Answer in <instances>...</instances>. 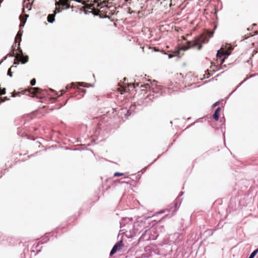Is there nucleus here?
Returning <instances> with one entry per match:
<instances>
[{
    "mask_svg": "<svg viewBox=\"0 0 258 258\" xmlns=\"http://www.w3.org/2000/svg\"><path fill=\"white\" fill-rule=\"evenodd\" d=\"M183 193V192L180 193V195L176 199L173 204L169 206L165 209H162V214L166 212L169 213L162 216V221L166 219L170 218L176 214L181 203V199L179 197L182 196Z\"/></svg>",
    "mask_w": 258,
    "mask_h": 258,
    "instance_id": "1",
    "label": "nucleus"
},
{
    "mask_svg": "<svg viewBox=\"0 0 258 258\" xmlns=\"http://www.w3.org/2000/svg\"><path fill=\"white\" fill-rule=\"evenodd\" d=\"M209 41V38H207L203 36L197 37L195 40L193 42L187 41L185 44H183L181 47V49L183 50H187L191 47H194L197 45L199 43H205Z\"/></svg>",
    "mask_w": 258,
    "mask_h": 258,
    "instance_id": "2",
    "label": "nucleus"
},
{
    "mask_svg": "<svg viewBox=\"0 0 258 258\" xmlns=\"http://www.w3.org/2000/svg\"><path fill=\"white\" fill-rule=\"evenodd\" d=\"M55 5L56 7L61 9V10L69 9L71 7L70 4V0H59L55 3Z\"/></svg>",
    "mask_w": 258,
    "mask_h": 258,
    "instance_id": "3",
    "label": "nucleus"
},
{
    "mask_svg": "<svg viewBox=\"0 0 258 258\" xmlns=\"http://www.w3.org/2000/svg\"><path fill=\"white\" fill-rule=\"evenodd\" d=\"M172 251V246L170 244L164 243L162 242V255L166 256L170 254Z\"/></svg>",
    "mask_w": 258,
    "mask_h": 258,
    "instance_id": "4",
    "label": "nucleus"
},
{
    "mask_svg": "<svg viewBox=\"0 0 258 258\" xmlns=\"http://www.w3.org/2000/svg\"><path fill=\"white\" fill-rule=\"evenodd\" d=\"M123 247V243L121 240L118 241L113 247L110 252V255L111 256L114 254L117 251L120 250Z\"/></svg>",
    "mask_w": 258,
    "mask_h": 258,
    "instance_id": "5",
    "label": "nucleus"
},
{
    "mask_svg": "<svg viewBox=\"0 0 258 258\" xmlns=\"http://www.w3.org/2000/svg\"><path fill=\"white\" fill-rule=\"evenodd\" d=\"M62 10H61V9H60V8L56 7L55 10L54 11L53 14H49L48 16V18H47L48 22L50 23H52L55 20L54 18H55V16L56 14L57 13L61 12V11H62Z\"/></svg>",
    "mask_w": 258,
    "mask_h": 258,
    "instance_id": "6",
    "label": "nucleus"
},
{
    "mask_svg": "<svg viewBox=\"0 0 258 258\" xmlns=\"http://www.w3.org/2000/svg\"><path fill=\"white\" fill-rule=\"evenodd\" d=\"M221 109V108L220 107H218L215 110L214 113L213 114L212 117L213 118L216 120L218 121L219 119L220 112Z\"/></svg>",
    "mask_w": 258,
    "mask_h": 258,
    "instance_id": "7",
    "label": "nucleus"
},
{
    "mask_svg": "<svg viewBox=\"0 0 258 258\" xmlns=\"http://www.w3.org/2000/svg\"><path fill=\"white\" fill-rule=\"evenodd\" d=\"M172 5L171 0H162V6L165 9L170 8Z\"/></svg>",
    "mask_w": 258,
    "mask_h": 258,
    "instance_id": "8",
    "label": "nucleus"
},
{
    "mask_svg": "<svg viewBox=\"0 0 258 258\" xmlns=\"http://www.w3.org/2000/svg\"><path fill=\"white\" fill-rule=\"evenodd\" d=\"M229 47L230 49L229 51L224 52V57L226 58H227L231 54V50L233 49V47L231 46H229Z\"/></svg>",
    "mask_w": 258,
    "mask_h": 258,
    "instance_id": "9",
    "label": "nucleus"
},
{
    "mask_svg": "<svg viewBox=\"0 0 258 258\" xmlns=\"http://www.w3.org/2000/svg\"><path fill=\"white\" fill-rule=\"evenodd\" d=\"M22 33L19 31L15 37V41L17 42L19 40V44L20 42L21 39Z\"/></svg>",
    "mask_w": 258,
    "mask_h": 258,
    "instance_id": "10",
    "label": "nucleus"
},
{
    "mask_svg": "<svg viewBox=\"0 0 258 258\" xmlns=\"http://www.w3.org/2000/svg\"><path fill=\"white\" fill-rule=\"evenodd\" d=\"M216 56L219 58L224 57V52L218 50L216 53Z\"/></svg>",
    "mask_w": 258,
    "mask_h": 258,
    "instance_id": "11",
    "label": "nucleus"
},
{
    "mask_svg": "<svg viewBox=\"0 0 258 258\" xmlns=\"http://www.w3.org/2000/svg\"><path fill=\"white\" fill-rule=\"evenodd\" d=\"M252 76H250L249 77V78H251ZM249 79V78H245V79H244V80L241 82L239 84V85H238L236 88L235 89L231 92V94H232L233 92H234L244 82H245V81H246L248 79Z\"/></svg>",
    "mask_w": 258,
    "mask_h": 258,
    "instance_id": "12",
    "label": "nucleus"
},
{
    "mask_svg": "<svg viewBox=\"0 0 258 258\" xmlns=\"http://www.w3.org/2000/svg\"><path fill=\"white\" fill-rule=\"evenodd\" d=\"M257 253L258 250H256L255 249L250 253L248 257H249L250 258H254Z\"/></svg>",
    "mask_w": 258,
    "mask_h": 258,
    "instance_id": "13",
    "label": "nucleus"
},
{
    "mask_svg": "<svg viewBox=\"0 0 258 258\" xmlns=\"http://www.w3.org/2000/svg\"><path fill=\"white\" fill-rule=\"evenodd\" d=\"M20 60L22 63H25L27 62L28 58L27 57H24L23 56L21 55L20 57Z\"/></svg>",
    "mask_w": 258,
    "mask_h": 258,
    "instance_id": "14",
    "label": "nucleus"
},
{
    "mask_svg": "<svg viewBox=\"0 0 258 258\" xmlns=\"http://www.w3.org/2000/svg\"><path fill=\"white\" fill-rule=\"evenodd\" d=\"M162 54H165V55H167L168 58H171L175 56V55L174 54H172V53L168 54L163 49H162Z\"/></svg>",
    "mask_w": 258,
    "mask_h": 258,
    "instance_id": "15",
    "label": "nucleus"
},
{
    "mask_svg": "<svg viewBox=\"0 0 258 258\" xmlns=\"http://www.w3.org/2000/svg\"><path fill=\"white\" fill-rule=\"evenodd\" d=\"M31 90L32 93L35 94L39 92L40 89L38 88H31Z\"/></svg>",
    "mask_w": 258,
    "mask_h": 258,
    "instance_id": "16",
    "label": "nucleus"
},
{
    "mask_svg": "<svg viewBox=\"0 0 258 258\" xmlns=\"http://www.w3.org/2000/svg\"><path fill=\"white\" fill-rule=\"evenodd\" d=\"M17 67V66H12L10 69L8 70V75L9 76H10V77H12L13 76V74H12V73L11 72V70L13 68H16Z\"/></svg>",
    "mask_w": 258,
    "mask_h": 258,
    "instance_id": "17",
    "label": "nucleus"
},
{
    "mask_svg": "<svg viewBox=\"0 0 258 258\" xmlns=\"http://www.w3.org/2000/svg\"><path fill=\"white\" fill-rule=\"evenodd\" d=\"M220 122L221 123V125L224 124L225 123V117L223 116L222 118L220 119Z\"/></svg>",
    "mask_w": 258,
    "mask_h": 258,
    "instance_id": "18",
    "label": "nucleus"
},
{
    "mask_svg": "<svg viewBox=\"0 0 258 258\" xmlns=\"http://www.w3.org/2000/svg\"><path fill=\"white\" fill-rule=\"evenodd\" d=\"M123 175V173H120V172H115L114 173V176H121V175Z\"/></svg>",
    "mask_w": 258,
    "mask_h": 258,
    "instance_id": "19",
    "label": "nucleus"
},
{
    "mask_svg": "<svg viewBox=\"0 0 258 258\" xmlns=\"http://www.w3.org/2000/svg\"><path fill=\"white\" fill-rule=\"evenodd\" d=\"M220 63L222 64L224 62L225 59H226L225 57H223L222 58H220Z\"/></svg>",
    "mask_w": 258,
    "mask_h": 258,
    "instance_id": "20",
    "label": "nucleus"
},
{
    "mask_svg": "<svg viewBox=\"0 0 258 258\" xmlns=\"http://www.w3.org/2000/svg\"><path fill=\"white\" fill-rule=\"evenodd\" d=\"M30 83H31V85L32 86H34L35 85V84H36V80H35V79H32Z\"/></svg>",
    "mask_w": 258,
    "mask_h": 258,
    "instance_id": "21",
    "label": "nucleus"
},
{
    "mask_svg": "<svg viewBox=\"0 0 258 258\" xmlns=\"http://www.w3.org/2000/svg\"><path fill=\"white\" fill-rule=\"evenodd\" d=\"M216 231V229H209L208 230V231H211V233H210V235H212L214 232Z\"/></svg>",
    "mask_w": 258,
    "mask_h": 258,
    "instance_id": "22",
    "label": "nucleus"
},
{
    "mask_svg": "<svg viewBox=\"0 0 258 258\" xmlns=\"http://www.w3.org/2000/svg\"><path fill=\"white\" fill-rule=\"evenodd\" d=\"M219 103V101H217L216 102H215L213 105H212V107H214L215 106H216L217 105H218Z\"/></svg>",
    "mask_w": 258,
    "mask_h": 258,
    "instance_id": "23",
    "label": "nucleus"
},
{
    "mask_svg": "<svg viewBox=\"0 0 258 258\" xmlns=\"http://www.w3.org/2000/svg\"><path fill=\"white\" fill-rule=\"evenodd\" d=\"M152 50H154V51H159V49H157L156 47L152 48Z\"/></svg>",
    "mask_w": 258,
    "mask_h": 258,
    "instance_id": "24",
    "label": "nucleus"
},
{
    "mask_svg": "<svg viewBox=\"0 0 258 258\" xmlns=\"http://www.w3.org/2000/svg\"><path fill=\"white\" fill-rule=\"evenodd\" d=\"M202 44H200V45H198V50H200L202 48Z\"/></svg>",
    "mask_w": 258,
    "mask_h": 258,
    "instance_id": "25",
    "label": "nucleus"
},
{
    "mask_svg": "<svg viewBox=\"0 0 258 258\" xmlns=\"http://www.w3.org/2000/svg\"><path fill=\"white\" fill-rule=\"evenodd\" d=\"M174 236H177V237H179L180 236V234H179V233H175L174 234Z\"/></svg>",
    "mask_w": 258,
    "mask_h": 258,
    "instance_id": "26",
    "label": "nucleus"
},
{
    "mask_svg": "<svg viewBox=\"0 0 258 258\" xmlns=\"http://www.w3.org/2000/svg\"><path fill=\"white\" fill-rule=\"evenodd\" d=\"M8 99H8L7 97H5V98H4V99L3 100H2V102H4V101H6V100H8Z\"/></svg>",
    "mask_w": 258,
    "mask_h": 258,
    "instance_id": "27",
    "label": "nucleus"
},
{
    "mask_svg": "<svg viewBox=\"0 0 258 258\" xmlns=\"http://www.w3.org/2000/svg\"><path fill=\"white\" fill-rule=\"evenodd\" d=\"M180 56H178L177 57H176V60H178L179 58H180Z\"/></svg>",
    "mask_w": 258,
    "mask_h": 258,
    "instance_id": "28",
    "label": "nucleus"
},
{
    "mask_svg": "<svg viewBox=\"0 0 258 258\" xmlns=\"http://www.w3.org/2000/svg\"><path fill=\"white\" fill-rule=\"evenodd\" d=\"M24 24H21V25H20V27H23L24 26Z\"/></svg>",
    "mask_w": 258,
    "mask_h": 258,
    "instance_id": "29",
    "label": "nucleus"
},
{
    "mask_svg": "<svg viewBox=\"0 0 258 258\" xmlns=\"http://www.w3.org/2000/svg\"><path fill=\"white\" fill-rule=\"evenodd\" d=\"M213 33H210V35L209 37H212V36H213Z\"/></svg>",
    "mask_w": 258,
    "mask_h": 258,
    "instance_id": "30",
    "label": "nucleus"
},
{
    "mask_svg": "<svg viewBox=\"0 0 258 258\" xmlns=\"http://www.w3.org/2000/svg\"><path fill=\"white\" fill-rule=\"evenodd\" d=\"M226 66L225 64L223 65L222 67V68H226Z\"/></svg>",
    "mask_w": 258,
    "mask_h": 258,
    "instance_id": "31",
    "label": "nucleus"
},
{
    "mask_svg": "<svg viewBox=\"0 0 258 258\" xmlns=\"http://www.w3.org/2000/svg\"><path fill=\"white\" fill-rule=\"evenodd\" d=\"M256 25L255 24H252V26H253V27H254V26H256Z\"/></svg>",
    "mask_w": 258,
    "mask_h": 258,
    "instance_id": "32",
    "label": "nucleus"
},
{
    "mask_svg": "<svg viewBox=\"0 0 258 258\" xmlns=\"http://www.w3.org/2000/svg\"><path fill=\"white\" fill-rule=\"evenodd\" d=\"M223 135L224 137L225 138V134H224V133L223 134Z\"/></svg>",
    "mask_w": 258,
    "mask_h": 258,
    "instance_id": "33",
    "label": "nucleus"
},
{
    "mask_svg": "<svg viewBox=\"0 0 258 258\" xmlns=\"http://www.w3.org/2000/svg\"><path fill=\"white\" fill-rule=\"evenodd\" d=\"M15 64H19V62H17V63L15 62Z\"/></svg>",
    "mask_w": 258,
    "mask_h": 258,
    "instance_id": "34",
    "label": "nucleus"
},
{
    "mask_svg": "<svg viewBox=\"0 0 258 258\" xmlns=\"http://www.w3.org/2000/svg\"><path fill=\"white\" fill-rule=\"evenodd\" d=\"M248 258H250L249 257H248Z\"/></svg>",
    "mask_w": 258,
    "mask_h": 258,
    "instance_id": "35",
    "label": "nucleus"
}]
</instances>
